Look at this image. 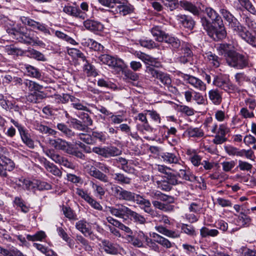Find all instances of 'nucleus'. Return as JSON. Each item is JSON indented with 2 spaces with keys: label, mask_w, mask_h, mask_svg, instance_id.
Here are the masks:
<instances>
[{
  "label": "nucleus",
  "mask_w": 256,
  "mask_h": 256,
  "mask_svg": "<svg viewBox=\"0 0 256 256\" xmlns=\"http://www.w3.org/2000/svg\"><path fill=\"white\" fill-rule=\"evenodd\" d=\"M234 46L230 44H222L218 50L219 53L225 58L227 64L232 68L242 70L252 66L247 56L237 52Z\"/></svg>",
  "instance_id": "f257e3e1"
},
{
  "label": "nucleus",
  "mask_w": 256,
  "mask_h": 256,
  "mask_svg": "<svg viewBox=\"0 0 256 256\" xmlns=\"http://www.w3.org/2000/svg\"><path fill=\"white\" fill-rule=\"evenodd\" d=\"M108 208L110 212L116 218L124 219L130 218L142 224H144L146 222L144 216L123 204H117L116 206L108 207Z\"/></svg>",
  "instance_id": "f03ea898"
},
{
  "label": "nucleus",
  "mask_w": 256,
  "mask_h": 256,
  "mask_svg": "<svg viewBox=\"0 0 256 256\" xmlns=\"http://www.w3.org/2000/svg\"><path fill=\"white\" fill-rule=\"evenodd\" d=\"M6 31L12 38L21 42L32 46L34 44L40 46L43 44L42 41L36 40L31 36L27 30L24 28L20 27L16 29V28L8 27L6 28Z\"/></svg>",
  "instance_id": "7ed1b4c3"
},
{
  "label": "nucleus",
  "mask_w": 256,
  "mask_h": 256,
  "mask_svg": "<svg viewBox=\"0 0 256 256\" xmlns=\"http://www.w3.org/2000/svg\"><path fill=\"white\" fill-rule=\"evenodd\" d=\"M228 27L242 40L252 46L256 47V34L248 30L246 27L240 24L238 20Z\"/></svg>",
  "instance_id": "20e7f679"
},
{
  "label": "nucleus",
  "mask_w": 256,
  "mask_h": 256,
  "mask_svg": "<svg viewBox=\"0 0 256 256\" xmlns=\"http://www.w3.org/2000/svg\"><path fill=\"white\" fill-rule=\"evenodd\" d=\"M151 33L156 40L165 42L174 50L178 49L180 46V41L179 39L166 34L158 26L154 27L151 30Z\"/></svg>",
  "instance_id": "39448f33"
},
{
  "label": "nucleus",
  "mask_w": 256,
  "mask_h": 256,
  "mask_svg": "<svg viewBox=\"0 0 256 256\" xmlns=\"http://www.w3.org/2000/svg\"><path fill=\"white\" fill-rule=\"evenodd\" d=\"M110 194L119 200L130 202H135L136 195L133 192L126 190L120 186L111 184Z\"/></svg>",
  "instance_id": "423d86ee"
},
{
  "label": "nucleus",
  "mask_w": 256,
  "mask_h": 256,
  "mask_svg": "<svg viewBox=\"0 0 256 256\" xmlns=\"http://www.w3.org/2000/svg\"><path fill=\"white\" fill-rule=\"evenodd\" d=\"M204 12L206 16H204L201 18V22L204 30H210L212 28V24L217 23L221 21V18L218 12L211 8H206L205 9Z\"/></svg>",
  "instance_id": "0eeeda50"
},
{
  "label": "nucleus",
  "mask_w": 256,
  "mask_h": 256,
  "mask_svg": "<svg viewBox=\"0 0 256 256\" xmlns=\"http://www.w3.org/2000/svg\"><path fill=\"white\" fill-rule=\"evenodd\" d=\"M79 138L88 144H94L98 141L104 142L106 140V136L102 132L90 131L88 133H80L78 135Z\"/></svg>",
  "instance_id": "6e6552de"
},
{
  "label": "nucleus",
  "mask_w": 256,
  "mask_h": 256,
  "mask_svg": "<svg viewBox=\"0 0 256 256\" xmlns=\"http://www.w3.org/2000/svg\"><path fill=\"white\" fill-rule=\"evenodd\" d=\"M6 149L0 146V176L3 177L7 176V172L12 170L14 168V164L10 158L4 156Z\"/></svg>",
  "instance_id": "1a4fd4ad"
},
{
  "label": "nucleus",
  "mask_w": 256,
  "mask_h": 256,
  "mask_svg": "<svg viewBox=\"0 0 256 256\" xmlns=\"http://www.w3.org/2000/svg\"><path fill=\"white\" fill-rule=\"evenodd\" d=\"M146 72L151 74L152 77L156 78L162 84L164 87L168 88H172L171 86L172 80L170 75L163 72H162L158 71L152 66H147Z\"/></svg>",
  "instance_id": "9d476101"
},
{
  "label": "nucleus",
  "mask_w": 256,
  "mask_h": 256,
  "mask_svg": "<svg viewBox=\"0 0 256 256\" xmlns=\"http://www.w3.org/2000/svg\"><path fill=\"white\" fill-rule=\"evenodd\" d=\"M45 154L55 162L62 165L64 166L70 168H73V164L68 161L66 158L63 157L62 155L55 152L54 150H47L44 152Z\"/></svg>",
  "instance_id": "9b49d317"
},
{
  "label": "nucleus",
  "mask_w": 256,
  "mask_h": 256,
  "mask_svg": "<svg viewBox=\"0 0 256 256\" xmlns=\"http://www.w3.org/2000/svg\"><path fill=\"white\" fill-rule=\"evenodd\" d=\"M98 60L102 64L118 68L122 70L124 66V62L120 58H116L108 54H102L98 56Z\"/></svg>",
  "instance_id": "f8f14e48"
},
{
  "label": "nucleus",
  "mask_w": 256,
  "mask_h": 256,
  "mask_svg": "<svg viewBox=\"0 0 256 256\" xmlns=\"http://www.w3.org/2000/svg\"><path fill=\"white\" fill-rule=\"evenodd\" d=\"M144 193L147 196L154 200H160L170 204L174 202V198L172 196L164 194L156 190H148Z\"/></svg>",
  "instance_id": "ddd939ff"
},
{
  "label": "nucleus",
  "mask_w": 256,
  "mask_h": 256,
  "mask_svg": "<svg viewBox=\"0 0 256 256\" xmlns=\"http://www.w3.org/2000/svg\"><path fill=\"white\" fill-rule=\"evenodd\" d=\"M20 20L25 25H27L34 29L38 30L46 34H50L49 30L46 28V26L43 24L36 22L26 16H22Z\"/></svg>",
  "instance_id": "4468645a"
},
{
  "label": "nucleus",
  "mask_w": 256,
  "mask_h": 256,
  "mask_svg": "<svg viewBox=\"0 0 256 256\" xmlns=\"http://www.w3.org/2000/svg\"><path fill=\"white\" fill-rule=\"evenodd\" d=\"M126 237L129 242L134 246L138 248L143 247L148 238V236L142 231H139L134 236L128 235Z\"/></svg>",
  "instance_id": "2eb2a0df"
},
{
  "label": "nucleus",
  "mask_w": 256,
  "mask_h": 256,
  "mask_svg": "<svg viewBox=\"0 0 256 256\" xmlns=\"http://www.w3.org/2000/svg\"><path fill=\"white\" fill-rule=\"evenodd\" d=\"M183 78L186 82L196 89L202 92H204L206 90V84L200 79L188 74H184Z\"/></svg>",
  "instance_id": "dca6fc26"
},
{
  "label": "nucleus",
  "mask_w": 256,
  "mask_h": 256,
  "mask_svg": "<svg viewBox=\"0 0 256 256\" xmlns=\"http://www.w3.org/2000/svg\"><path fill=\"white\" fill-rule=\"evenodd\" d=\"M135 202L138 204L142 206L144 212L150 214V216H154L156 214V211L152 208V204L149 200L144 198L140 194H137Z\"/></svg>",
  "instance_id": "f3484780"
},
{
  "label": "nucleus",
  "mask_w": 256,
  "mask_h": 256,
  "mask_svg": "<svg viewBox=\"0 0 256 256\" xmlns=\"http://www.w3.org/2000/svg\"><path fill=\"white\" fill-rule=\"evenodd\" d=\"M48 144L56 149L65 151L67 153H70V144L65 140L60 138H50L48 140Z\"/></svg>",
  "instance_id": "a211bd4d"
},
{
  "label": "nucleus",
  "mask_w": 256,
  "mask_h": 256,
  "mask_svg": "<svg viewBox=\"0 0 256 256\" xmlns=\"http://www.w3.org/2000/svg\"><path fill=\"white\" fill-rule=\"evenodd\" d=\"M76 228L81 232L85 236H90L92 234L90 224L86 220L82 219L76 223Z\"/></svg>",
  "instance_id": "6ab92c4d"
},
{
  "label": "nucleus",
  "mask_w": 256,
  "mask_h": 256,
  "mask_svg": "<svg viewBox=\"0 0 256 256\" xmlns=\"http://www.w3.org/2000/svg\"><path fill=\"white\" fill-rule=\"evenodd\" d=\"M99 246L104 252L108 254H116L118 253L117 244L110 242L108 240H101V242Z\"/></svg>",
  "instance_id": "aec40b11"
},
{
  "label": "nucleus",
  "mask_w": 256,
  "mask_h": 256,
  "mask_svg": "<svg viewBox=\"0 0 256 256\" xmlns=\"http://www.w3.org/2000/svg\"><path fill=\"white\" fill-rule=\"evenodd\" d=\"M118 5L116 6V10L117 12L122 16H126L131 14L134 12V6L129 4L128 1L117 2Z\"/></svg>",
  "instance_id": "412c9836"
},
{
  "label": "nucleus",
  "mask_w": 256,
  "mask_h": 256,
  "mask_svg": "<svg viewBox=\"0 0 256 256\" xmlns=\"http://www.w3.org/2000/svg\"><path fill=\"white\" fill-rule=\"evenodd\" d=\"M206 30L208 32L209 36L216 40L223 39L226 36L225 30L222 27H220V29L218 30L216 28L215 26H212V28Z\"/></svg>",
  "instance_id": "4be33fe9"
},
{
  "label": "nucleus",
  "mask_w": 256,
  "mask_h": 256,
  "mask_svg": "<svg viewBox=\"0 0 256 256\" xmlns=\"http://www.w3.org/2000/svg\"><path fill=\"white\" fill-rule=\"evenodd\" d=\"M63 12L66 14L76 18L84 19L86 16L84 12L80 10L78 7L73 6H65L63 8Z\"/></svg>",
  "instance_id": "5701e85b"
},
{
  "label": "nucleus",
  "mask_w": 256,
  "mask_h": 256,
  "mask_svg": "<svg viewBox=\"0 0 256 256\" xmlns=\"http://www.w3.org/2000/svg\"><path fill=\"white\" fill-rule=\"evenodd\" d=\"M84 26L86 30L93 32H101L104 28V26L100 22L92 20H85Z\"/></svg>",
  "instance_id": "b1692460"
},
{
  "label": "nucleus",
  "mask_w": 256,
  "mask_h": 256,
  "mask_svg": "<svg viewBox=\"0 0 256 256\" xmlns=\"http://www.w3.org/2000/svg\"><path fill=\"white\" fill-rule=\"evenodd\" d=\"M180 5L184 10L190 12L194 16H198L200 14V8L190 2L186 0H180Z\"/></svg>",
  "instance_id": "393cba45"
},
{
  "label": "nucleus",
  "mask_w": 256,
  "mask_h": 256,
  "mask_svg": "<svg viewBox=\"0 0 256 256\" xmlns=\"http://www.w3.org/2000/svg\"><path fill=\"white\" fill-rule=\"evenodd\" d=\"M177 20L184 26L190 30H192L194 26L195 22L192 18L186 15L179 14L176 16Z\"/></svg>",
  "instance_id": "a878e982"
},
{
  "label": "nucleus",
  "mask_w": 256,
  "mask_h": 256,
  "mask_svg": "<svg viewBox=\"0 0 256 256\" xmlns=\"http://www.w3.org/2000/svg\"><path fill=\"white\" fill-rule=\"evenodd\" d=\"M46 97V94L42 92H34L29 93L26 96V100L32 103H40Z\"/></svg>",
  "instance_id": "bb28decb"
},
{
  "label": "nucleus",
  "mask_w": 256,
  "mask_h": 256,
  "mask_svg": "<svg viewBox=\"0 0 256 256\" xmlns=\"http://www.w3.org/2000/svg\"><path fill=\"white\" fill-rule=\"evenodd\" d=\"M88 173L90 176L103 182L106 183L109 181V178L106 174L94 167L90 168Z\"/></svg>",
  "instance_id": "cd10ccee"
},
{
  "label": "nucleus",
  "mask_w": 256,
  "mask_h": 256,
  "mask_svg": "<svg viewBox=\"0 0 256 256\" xmlns=\"http://www.w3.org/2000/svg\"><path fill=\"white\" fill-rule=\"evenodd\" d=\"M81 44L84 46L88 47L96 51L101 50L103 48V46L100 44L89 38H82Z\"/></svg>",
  "instance_id": "c85d7f7f"
},
{
  "label": "nucleus",
  "mask_w": 256,
  "mask_h": 256,
  "mask_svg": "<svg viewBox=\"0 0 256 256\" xmlns=\"http://www.w3.org/2000/svg\"><path fill=\"white\" fill-rule=\"evenodd\" d=\"M18 131L22 142L29 148H34V142L30 138V136L28 133V131L26 130L23 127H20Z\"/></svg>",
  "instance_id": "c756f323"
},
{
  "label": "nucleus",
  "mask_w": 256,
  "mask_h": 256,
  "mask_svg": "<svg viewBox=\"0 0 256 256\" xmlns=\"http://www.w3.org/2000/svg\"><path fill=\"white\" fill-rule=\"evenodd\" d=\"M23 84L25 86L26 89L31 92L36 91L39 92L43 88L42 86L29 80H25L24 81Z\"/></svg>",
  "instance_id": "7c9ffc66"
},
{
  "label": "nucleus",
  "mask_w": 256,
  "mask_h": 256,
  "mask_svg": "<svg viewBox=\"0 0 256 256\" xmlns=\"http://www.w3.org/2000/svg\"><path fill=\"white\" fill-rule=\"evenodd\" d=\"M161 157L162 160L168 164H180L179 157L174 153L163 152L161 154Z\"/></svg>",
  "instance_id": "2f4dec72"
},
{
  "label": "nucleus",
  "mask_w": 256,
  "mask_h": 256,
  "mask_svg": "<svg viewBox=\"0 0 256 256\" xmlns=\"http://www.w3.org/2000/svg\"><path fill=\"white\" fill-rule=\"evenodd\" d=\"M179 172L178 176L180 178H182L190 182H194L196 180V177L194 174H191L189 172H186L185 169H184L185 167L182 166L179 164Z\"/></svg>",
  "instance_id": "473e14b6"
},
{
  "label": "nucleus",
  "mask_w": 256,
  "mask_h": 256,
  "mask_svg": "<svg viewBox=\"0 0 256 256\" xmlns=\"http://www.w3.org/2000/svg\"><path fill=\"white\" fill-rule=\"evenodd\" d=\"M152 203L156 208L165 212H170L174 210V206L162 203L158 200H153Z\"/></svg>",
  "instance_id": "72a5a7b5"
},
{
  "label": "nucleus",
  "mask_w": 256,
  "mask_h": 256,
  "mask_svg": "<svg viewBox=\"0 0 256 256\" xmlns=\"http://www.w3.org/2000/svg\"><path fill=\"white\" fill-rule=\"evenodd\" d=\"M113 179L120 184H130L132 178L125 176L124 174L116 172L112 174Z\"/></svg>",
  "instance_id": "f704fd0d"
},
{
  "label": "nucleus",
  "mask_w": 256,
  "mask_h": 256,
  "mask_svg": "<svg viewBox=\"0 0 256 256\" xmlns=\"http://www.w3.org/2000/svg\"><path fill=\"white\" fill-rule=\"evenodd\" d=\"M35 128L40 133L44 134L54 136L57 132L55 130L41 124H37L35 126Z\"/></svg>",
  "instance_id": "c9c22d12"
},
{
  "label": "nucleus",
  "mask_w": 256,
  "mask_h": 256,
  "mask_svg": "<svg viewBox=\"0 0 256 256\" xmlns=\"http://www.w3.org/2000/svg\"><path fill=\"white\" fill-rule=\"evenodd\" d=\"M210 99L216 105L220 104L222 100V97L220 93L218 90H212L208 92Z\"/></svg>",
  "instance_id": "e433bc0d"
},
{
  "label": "nucleus",
  "mask_w": 256,
  "mask_h": 256,
  "mask_svg": "<svg viewBox=\"0 0 256 256\" xmlns=\"http://www.w3.org/2000/svg\"><path fill=\"white\" fill-rule=\"evenodd\" d=\"M155 228L158 232L168 237L176 238L180 236L179 234L177 232L169 230L162 226H156Z\"/></svg>",
  "instance_id": "4c0bfd02"
},
{
  "label": "nucleus",
  "mask_w": 256,
  "mask_h": 256,
  "mask_svg": "<svg viewBox=\"0 0 256 256\" xmlns=\"http://www.w3.org/2000/svg\"><path fill=\"white\" fill-rule=\"evenodd\" d=\"M24 68L28 76L38 79L41 78L42 74L38 69L29 64H25Z\"/></svg>",
  "instance_id": "58836bf2"
},
{
  "label": "nucleus",
  "mask_w": 256,
  "mask_h": 256,
  "mask_svg": "<svg viewBox=\"0 0 256 256\" xmlns=\"http://www.w3.org/2000/svg\"><path fill=\"white\" fill-rule=\"evenodd\" d=\"M71 102L72 106L76 110L88 112H90V111L88 108L84 104L83 102L74 96L73 98H72Z\"/></svg>",
  "instance_id": "ea45409f"
},
{
  "label": "nucleus",
  "mask_w": 256,
  "mask_h": 256,
  "mask_svg": "<svg viewBox=\"0 0 256 256\" xmlns=\"http://www.w3.org/2000/svg\"><path fill=\"white\" fill-rule=\"evenodd\" d=\"M205 58H207L209 63L212 64L214 66L218 68L220 64V58L215 54H212V52H208L206 54Z\"/></svg>",
  "instance_id": "a19ab883"
},
{
  "label": "nucleus",
  "mask_w": 256,
  "mask_h": 256,
  "mask_svg": "<svg viewBox=\"0 0 256 256\" xmlns=\"http://www.w3.org/2000/svg\"><path fill=\"white\" fill-rule=\"evenodd\" d=\"M5 50L8 54L12 55L14 56H21L24 54V52L22 49L16 48L13 45L6 46Z\"/></svg>",
  "instance_id": "79ce46f5"
},
{
  "label": "nucleus",
  "mask_w": 256,
  "mask_h": 256,
  "mask_svg": "<svg viewBox=\"0 0 256 256\" xmlns=\"http://www.w3.org/2000/svg\"><path fill=\"white\" fill-rule=\"evenodd\" d=\"M218 231L216 229H209L206 227H202L200 230V234L202 238L207 236H216L218 234Z\"/></svg>",
  "instance_id": "37998d69"
},
{
  "label": "nucleus",
  "mask_w": 256,
  "mask_h": 256,
  "mask_svg": "<svg viewBox=\"0 0 256 256\" xmlns=\"http://www.w3.org/2000/svg\"><path fill=\"white\" fill-rule=\"evenodd\" d=\"M220 12L224 18L228 22V26L237 20V19L226 9L222 8Z\"/></svg>",
  "instance_id": "c03bdc74"
},
{
  "label": "nucleus",
  "mask_w": 256,
  "mask_h": 256,
  "mask_svg": "<svg viewBox=\"0 0 256 256\" xmlns=\"http://www.w3.org/2000/svg\"><path fill=\"white\" fill-rule=\"evenodd\" d=\"M28 56L36 59L38 60L44 62L46 60L44 56L42 53L32 48L28 50Z\"/></svg>",
  "instance_id": "a18cd8bd"
},
{
  "label": "nucleus",
  "mask_w": 256,
  "mask_h": 256,
  "mask_svg": "<svg viewBox=\"0 0 256 256\" xmlns=\"http://www.w3.org/2000/svg\"><path fill=\"white\" fill-rule=\"evenodd\" d=\"M202 209V202L200 200H197L192 202L189 206L188 210L190 212L196 214H200Z\"/></svg>",
  "instance_id": "49530a36"
},
{
  "label": "nucleus",
  "mask_w": 256,
  "mask_h": 256,
  "mask_svg": "<svg viewBox=\"0 0 256 256\" xmlns=\"http://www.w3.org/2000/svg\"><path fill=\"white\" fill-rule=\"evenodd\" d=\"M224 148L229 156H240L242 155V152H240L241 150L233 146L230 145L226 146Z\"/></svg>",
  "instance_id": "de8ad7c7"
},
{
  "label": "nucleus",
  "mask_w": 256,
  "mask_h": 256,
  "mask_svg": "<svg viewBox=\"0 0 256 256\" xmlns=\"http://www.w3.org/2000/svg\"><path fill=\"white\" fill-rule=\"evenodd\" d=\"M168 10L173 11L177 8L180 4L178 0H161Z\"/></svg>",
  "instance_id": "09e8293b"
},
{
  "label": "nucleus",
  "mask_w": 256,
  "mask_h": 256,
  "mask_svg": "<svg viewBox=\"0 0 256 256\" xmlns=\"http://www.w3.org/2000/svg\"><path fill=\"white\" fill-rule=\"evenodd\" d=\"M57 128L68 138H72L74 136V132L64 124H57Z\"/></svg>",
  "instance_id": "8fccbe9b"
},
{
  "label": "nucleus",
  "mask_w": 256,
  "mask_h": 256,
  "mask_svg": "<svg viewBox=\"0 0 256 256\" xmlns=\"http://www.w3.org/2000/svg\"><path fill=\"white\" fill-rule=\"evenodd\" d=\"M121 154L122 151L116 147H106V158L119 156Z\"/></svg>",
  "instance_id": "3c124183"
},
{
  "label": "nucleus",
  "mask_w": 256,
  "mask_h": 256,
  "mask_svg": "<svg viewBox=\"0 0 256 256\" xmlns=\"http://www.w3.org/2000/svg\"><path fill=\"white\" fill-rule=\"evenodd\" d=\"M240 4L253 14H256V9L250 0H238Z\"/></svg>",
  "instance_id": "603ef678"
},
{
  "label": "nucleus",
  "mask_w": 256,
  "mask_h": 256,
  "mask_svg": "<svg viewBox=\"0 0 256 256\" xmlns=\"http://www.w3.org/2000/svg\"><path fill=\"white\" fill-rule=\"evenodd\" d=\"M46 237V234L42 231H40L34 235L27 234L26 239L30 241H42Z\"/></svg>",
  "instance_id": "864d4df0"
},
{
  "label": "nucleus",
  "mask_w": 256,
  "mask_h": 256,
  "mask_svg": "<svg viewBox=\"0 0 256 256\" xmlns=\"http://www.w3.org/2000/svg\"><path fill=\"white\" fill-rule=\"evenodd\" d=\"M45 167L48 171L51 172L54 175L59 177L62 176V172L60 170L53 164L48 162L46 164Z\"/></svg>",
  "instance_id": "5fc2aeb1"
},
{
  "label": "nucleus",
  "mask_w": 256,
  "mask_h": 256,
  "mask_svg": "<svg viewBox=\"0 0 256 256\" xmlns=\"http://www.w3.org/2000/svg\"><path fill=\"white\" fill-rule=\"evenodd\" d=\"M236 82L239 86L243 84L244 82H250V78L244 72H238L234 75Z\"/></svg>",
  "instance_id": "6e6d98bb"
},
{
  "label": "nucleus",
  "mask_w": 256,
  "mask_h": 256,
  "mask_svg": "<svg viewBox=\"0 0 256 256\" xmlns=\"http://www.w3.org/2000/svg\"><path fill=\"white\" fill-rule=\"evenodd\" d=\"M90 185L93 188L94 192L96 193L98 196L102 197L104 195L105 191L102 186L95 183L92 181L90 182Z\"/></svg>",
  "instance_id": "4d7b16f0"
},
{
  "label": "nucleus",
  "mask_w": 256,
  "mask_h": 256,
  "mask_svg": "<svg viewBox=\"0 0 256 256\" xmlns=\"http://www.w3.org/2000/svg\"><path fill=\"white\" fill-rule=\"evenodd\" d=\"M187 131L188 135L191 137L200 138L204 135L202 130L198 128H190Z\"/></svg>",
  "instance_id": "13d9d810"
},
{
  "label": "nucleus",
  "mask_w": 256,
  "mask_h": 256,
  "mask_svg": "<svg viewBox=\"0 0 256 256\" xmlns=\"http://www.w3.org/2000/svg\"><path fill=\"white\" fill-rule=\"evenodd\" d=\"M251 222L250 218L246 214H242L238 217V222L242 224V227H247L250 224Z\"/></svg>",
  "instance_id": "bf43d9fd"
},
{
  "label": "nucleus",
  "mask_w": 256,
  "mask_h": 256,
  "mask_svg": "<svg viewBox=\"0 0 256 256\" xmlns=\"http://www.w3.org/2000/svg\"><path fill=\"white\" fill-rule=\"evenodd\" d=\"M55 34L58 38L64 40L66 42H69L70 44H71L74 45H76V44H78L76 43V42L74 39H72V38L68 36L66 34L60 31H58V30L56 31L55 32Z\"/></svg>",
  "instance_id": "052dcab7"
},
{
  "label": "nucleus",
  "mask_w": 256,
  "mask_h": 256,
  "mask_svg": "<svg viewBox=\"0 0 256 256\" xmlns=\"http://www.w3.org/2000/svg\"><path fill=\"white\" fill-rule=\"evenodd\" d=\"M152 218H155L156 222L164 223V224H170V222L168 216L163 214H159L156 211L154 216H151Z\"/></svg>",
  "instance_id": "680f3d73"
},
{
  "label": "nucleus",
  "mask_w": 256,
  "mask_h": 256,
  "mask_svg": "<svg viewBox=\"0 0 256 256\" xmlns=\"http://www.w3.org/2000/svg\"><path fill=\"white\" fill-rule=\"evenodd\" d=\"M228 80L224 79L222 76H216L213 81V84L223 90Z\"/></svg>",
  "instance_id": "e2e57ef3"
},
{
  "label": "nucleus",
  "mask_w": 256,
  "mask_h": 256,
  "mask_svg": "<svg viewBox=\"0 0 256 256\" xmlns=\"http://www.w3.org/2000/svg\"><path fill=\"white\" fill-rule=\"evenodd\" d=\"M14 202L16 206L20 208L22 212L26 213L29 211V208L25 204L24 201L20 198H16Z\"/></svg>",
  "instance_id": "0e129e2a"
},
{
  "label": "nucleus",
  "mask_w": 256,
  "mask_h": 256,
  "mask_svg": "<svg viewBox=\"0 0 256 256\" xmlns=\"http://www.w3.org/2000/svg\"><path fill=\"white\" fill-rule=\"evenodd\" d=\"M63 214L66 218L70 220H76V215L74 211L70 208L63 206L62 208Z\"/></svg>",
  "instance_id": "69168bd1"
},
{
  "label": "nucleus",
  "mask_w": 256,
  "mask_h": 256,
  "mask_svg": "<svg viewBox=\"0 0 256 256\" xmlns=\"http://www.w3.org/2000/svg\"><path fill=\"white\" fill-rule=\"evenodd\" d=\"M158 188L164 191H170L172 186L167 180H158L156 182Z\"/></svg>",
  "instance_id": "338daca9"
},
{
  "label": "nucleus",
  "mask_w": 256,
  "mask_h": 256,
  "mask_svg": "<svg viewBox=\"0 0 256 256\" xmlns=\"http://www.w3.org/2000/svg\"><path fill=\"white\" fill-rule=\"evenodd\" d=\"M79 118L82 120L84 124L87 128L92 124V120L88 114L82 112L80 114Z\"/></svg>",
  "instance_id": "774afa93"
}]
</instances>
